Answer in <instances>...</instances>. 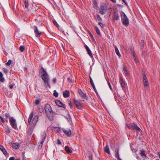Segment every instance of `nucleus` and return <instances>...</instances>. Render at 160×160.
<instances>
[{
	"mask_svg": "<svg viewBox=\"0 0 160 160\" xmlns=\"http://www.w3.org/2000/svg\"><path fill=\"white\" fill-rule=\"evenodd\" d=\"M42 71L41 72L42 74L41 77L44 81L46 87L48 86L50 87V85L49 84V76L46 71L43 68H42Z\"/></svg>",
	"mask_w": 160,
	"mask_h": 160,
	"instance_id": "f257e3e1",
	"label": "nucleus"
},
{
	"mask_svg": "<svg viewBox=\"0 0 160 160\" xmlns=\"http://www.w3.org/2000/svg\"><path fill=\"white\" fill-rule=\"evenodd\" d=\"M122 22L123 24L127 26L129 24V20L125 14L122 11L120 12Z\"/></svg>",
	"mask_w": 160,
	"mask_h": 160,
	"instance_id": "f03ea898",
	"label": "nucleus"
},
{
	"mask_svg": "<svg viewBox=\"0 0 160 160\" xmlns=\"http://www.w3.org/2000/svg\"><path fill=\"white\" fill-rule=\"evenodd\" d=\"M107 9L106 5L103 3L100 6L99 12L102 15H103L105 13Z\"/></svg>",
	"mask_w": 160,
	"mask_h": 160,
	"instance_id": "7ed1b4c3",
	"label": "nucleus"
},
{
	"mask_svg": "<svg viewBox=\"0 0 160 160\" xmlns=\"http://www.w3.org/2000/svg\"><path fill=\"white\" fill-rule=\"evenodd\" d=\"M9 121L11 126L14 129L17 128L16 121L13 117H11L9 118Z\"/></svg>",
	"mask_w": 160,
	"mask_h": 160,
	"instance_id": "20e7f679",
	"label": "nucleus"
},
{
	"mask_svg": "<svg viewBox=\"0 0 160 160\" xmlns=\"http://www.w3.org/2000/svg\"><path fill=\"white\" fill-rule=\"evenodd\" d=\"M143 82L144 87L147 88L148 86V82L146 76L143 74Z\"/></svg>",
	"mask_w": 160,
	"mask_h": 160,
	"instance_id": "39448f33",
	"label": "nucleus"
},
{
	"mask_svg": "<svg viewBox=\"0 0 160 160\" xmlns=\"http://www.w3.org/2000/svg\"><path fill=\"white\" fill-rule=\"evenodd\" d=\"M131 129L134 132L135 131H139L141 130L140 128L134 123H133L131 125Z\"/></svg>",
	"mask_w": 160,
	"mask_h": 160,
	"instance_id": "423d86ee",
	"label": "nucleus"
},
{
	"mask_svg": "<svg viewBox=\"0 0 160 160\" xmlns=\"http://www.w3.org/2000/svg\"><path fill=\"white\" fill-rule=\"evenodd\" d=\"M45 112L47 113H51L52 111V108L48 104H47L45 107Z\"/></svg>",
	"mask_w": 160,
	"mask_h": 160,
	"instance_id": "0eeeda50",
	"label": "nucleus"
},
{
	"mask_svg": "<svg viewBox=\"0 0 160 160\" xmlns=\"http://www.w3.org/2000/svg\"><path fill=\"white\" fill-rule=\"evenodd\" d=\"M35 28L34 32L35 35L37 37L39 38L40 36L41 32L38 30L37 26H35Z\"/></svg>",
	"mask_w": 160,
	"mask_h": 160,
	"instance_id": "6e6552de",
	"label": "nucleus"
},
{
	"mask_svg": "<svg viewBox=\"0 0 160 160\" xmlns=\"http://www.w3.org/2000/svg\"><path fill=\"white\" fill-rule=\"evenodd\" d=\"M46 134L45 132H43L42 133V141L41 142L40 144H41V145H39V146L41 148L42 145L43 143V142H44V141L46 138Z\"/></svg>",
	"mask_w": 160,
	"mask_h": 160,
	"instance_id": "1a4fd4ad",
	"label": "nucleus"
},
{
	"mask_svg": "<svg viewBox=\"0 0 160 160\" xmlns=\"http://www.w3.org/2000/svg\"><path fill=\"white\" fill-rule=\"evenodd\" d=\"M38 118V115H36L34 116L32 121V123L34 125L36 124L37 123Z\"/></svg>",
	"mask_w": 160,
	"mask_h": 160,
	"instance_id": "9d476101",
	"label": "nucleus"
},
{
	"mask_svg": "<svg viewBox=\"0 0 160 160\" xmlns=\"http://www.w3.org/2000/svg\"><path fill=\"white\" fill-rule=\"evenodd\" d=\"M63 131L67 136H70L71 134V131L70 129H62Z\"/></svg>",
	"mask_w": 160,
	"mask_h": 160,
	"instance_id": "9b49d317",
	"label": "nucleus"
},
{
	"mask_svg": "<svg viewBox=\"0 0 160 160\" xmlns=\"http://www.w3.org/2000/svg\"><path fill=\"white\" fill-rule=\"evenodd\" d=\"M55 103L57 106L60 107L64 108V105L60 101L58 100H56L55 101Z\"/></svg>",
	"mask_w": 160,
	"mask_h": 160,
	"instance_id": "f8f14e48",
	"label": "nucleus"
},
{
	"mask_svg": "<svg viewBox=\"0 0 160 160\" xmlns=\"http://www.w3.org/2000/svg\"><path fill=\"white\" fill-rule=\"evenodd\" d=\"M119 16L116 12H114V15L113 16V19L114 20H117L119 19Z\"/></svg>",
	"mask_w": 160,
	"mask_h": 160,
	"instance_id": "ddd939ff",
	"label": "nucleus"
},
{
	"mask_svg": "<svg viewBox=\"0 0 160 160\" xmlns=\"http://www.w3.org/2000/svg\"><path fill=\"white\" fill-rule=\"evenodd\" d=\"M78 92L80 95L83 98L85 99L86 98V95L83 93L81 89H79Z\"/></svg>",
	"mask_w": 160,
	"mask_h": 160,
	"instance_id": "4468645a",
	"label": "nucleus"
},
{
	"mask_svg": "<svg viewBox=\"0 0 160 160\" xmlns=\"http://www.w3.org/2000/svg\"><path fill=\"white\" fill-rule=\"evenodd\" d=\"M0 149L3 152L5 156L8 155L7 152L2 146L0 145Z\"/></svg>",
	"mask_w": 160,
	"mask_h": 160,
	"instance_id": "2eb2a0df",
	"label": "nucleus"
},
{
	"mask_svg": "<svg viewBox=\"0 0 160 160\" xmlns=\"http://www.w3.org/2000/svg\"><path fill=\"white\" fill-rule=\"evenodd\" d=\"M63 95L64 98H68L69 96V92L68 91L66 90L65 91L63 92Z\"/></svg>",
	"mask_w": 160,
	"mask_h": 160,
	"instance_id": "dca6fc26",
	"label": "nucleus"
},
{
	"mask_svg": "<svg viewBox=\"0 0 160 160\" xmlns=\"http://www.w3.org/2000/svg\"><path fill=\"white\" fill-rule=\"evenodd\" d=\"M104 150L105 152L108 154H110V153L109 149V148L108 145H106L104 148Z\"/></svg>",
	"mask_w": 160,
	"mask_h": 160,
	"instance_id": "f3484780",
	"label": "nucleus"
},
{
	"mask_svg": "<svg viewBox=\"0 0 160 160\" xmlns=\"http://www.w3.org/2000/svg\"><path fill=\"white\" fill-rule=\"evenodd\" d=\"M74 104L76 106V107L79 108L80 107V103L77 100H75L74 101Z\"/></svg>",
	"mask_w": 160,
	"mask_h": 160,
	"instance_id": "a211bd4d",
	"label": "nucleus"
},
{
	"mask_svg": "<svg viewBox=\"0 0 160 160\" xmlns=\"http://www.w3.org/2000/svg\"><path fill=\"white\" fill-rule=\"evenodd\" d=\"M65 149L68 153L72 152V150L68 146H66L65 147Z\"/></svg>",
	"mask_w": 160,
	"mask_h": 160,
	"instance_id": "6ab92c4d",
	"label": "nucleus"
},
{
	"mask_svg": "<svg viewBox=\"0 0 160 160\" xmlns=\"http://www.w3.org/2000/svg\"><path fill=\"white\" fill-rule=\"evenodd\" d=\"M20 147V144L19 143H13L12 145L13 148L17 149Z\"/></svg>",
	"mask_w": 160,
	"mask_h": 160,
	"instance_id": "aec40b11",
	"label": "nucleus"
},
{
	"mask_svg": "<svg viewBox=\"0 0 160 160\" xmlns=\"http://www.w3.org/2000/svg\"><path fill=\"white\" fill-rule=\"evenodd\" d=\"M115 51L116 54L117 55L119 56V57H120L121 56V55L120 53L119 50L117 48V47L115 46Z\"/></svg>",
	"mask_w": 160,
	"mask_h": 160,
	"instance_id": "412c9836",
	"label": "nucleus"
},
{
	"mask_svg": "<svg viewBox=\"0 0 160 160\" xmlns=\"http://www.w3.org/2000/svg\"><path fill=\"white\" fill-rule=\"evenodd\" d=\"M33 113H31L29 117L28 122L29 123H30L31 122L32 119L33 117Z\"/></svg>",
	"mask_w": 160,
	"mask_h": 160,
	"instance_id": "4be33fe9",
	"label": "nucleus"
},
{
	"mask_svg": "<svg viewBox=\"0 0 160 160\" xmlns=\"http://www.w3.org/2000/svg\"><path fill=\"white\" fill-rule=\"evenodd\" d=\"M120 83L122 88H124L125 86V83L122 78H120Z\"/></svg>",
	"mask_w": 160,
	"mask_h": 160,
	"instance_id": "5701e85b",
	"label": "nucleus"
},
{
	"mask_svg": "<svg viewBox=\"0 0 160 160\" xmlns=\"http://www.w3.org/2000/svg\"><path fill=\"white\" fill-rule=\"evenodd\" d=\"M2 73L1 72H0V81L2 82H4V79L2 77Z\"/></svg>",
	"mask_w": 160,
	"mask_h": 160,
	"instance_id": "b1692460",
	"label": "nucleus"
},
{
	"mask_svg": "<svg viewBox=\"0 0 160 160\" xmlns=\"http://www.w3.org/2000/svg\"><path fill=\"white\" fill-rule=\"evenodd\" d=\"M95 30H96V31L97 34L98 35H100V31H99L98 28L97 27H95Z\"/></svg>",
	"mask_w": 160,
	"mask_h": 160,
	"instance_id": "393cba45",
	"label": "nucleus"
},
{
	"mask_svg": "<svg viewBox=\"0 0 160 160\" xmlns=\"http://www.w3.org/2000/svg\"><path fill=\"white\" fill-rule=\"evenodd\" d=\"M133 57L134 58V61L136 62H138V59L136 56L135 55V53H133V55H132Z\"/></svg>",
	"mask_w": 160,
	"mask_h": 160,
	"instance_id": "a878e982",
	"label": "nucleus"
},
{
	"mask_svg": "<svg viewBox=\"0 0 160 160\" xmlns=\"http://www.w3.org/2000/svg\"><path fill=\"white\" fill-rule=\"evenodd\" d=\"M140 155L142 156V157H143V158H144L146 157L145 152L144 151L141 152L140 153Z\"/></svg>",
	"mask_w": 160,
	"mask_h": 160,
	"instance_id": "bb28decb",
	"label": "nucleus"
},
{
	"mask_svg": "<svg viewBox=\"0 0 160 160\" xmlns=\"http://www.w3.org/2000/svg\"><path fill=\"white\" fill-rule=\"evenodd\" d=\"M90 82L91 85L92 86V87L94 88H95V86L93 83V80L91 77L90 78Z\"/></svg>",
	"mask_w": 160,
	"mask_h": 160,
	"instance_id": "cd10ccee",
	"label": "nucleus"
},
{
	"mask_svg": "<svg viewBox=\"0 0 160 160\" xmlns=\"http://www.w3.org/2000/svg\"><path fill=\"white\" fill-rule=\"evenodd\" d=\"M53 95L55 97H57L58 96V93L56 90H55L54 91Z\"/></svg>",
	"mask_w": 160,
	"mask_h": 160,
	"instance_id": "c85d7f7f",
	"label": "nucleus"
},
{
	"mask_svg": "<svg viewBox=\"0 0 160 160\" xmlns=\"http://www.w3.org/2000/svg\"><path fill=\"white\" fill-rule=\"evenodd\" d=\"M123 69L125 74L127 75H128L129 74V73L128 72L127 68L125 67H124L123 68Z\"/></svg>",
	"mask_w": 160,
	"mask_h": 160,
	"instance_id": "c756f323",
	"label": "nucleus"
},
{
	"mask_svg": "<svg viewBox=\"0 0 160 160\" xmlns=\"http://www.w3.org/2000/svg\"><path fill=\"white\" fill-rule=\"evenodd\" d=\"M98 24L101 27V28H102L105 26V24H104L101 22H98Z\"/></svg>",
	"mask_w": 160,
	"mask_h": 160,
	"instance_id": "7c9ffc66",
	"label": "nucleus"
},
{
	"mask_svg": "<svg viewBox=\"0 0 160 160\" xmlns=\"http://www.w3.org/2000/svg\"><path fill=\"white\" fill-rule=\"evenodd\" d=\"M24 47L23 46H21L19 47V50L21 52H23L24 50Z\"/></svg>",
	"mask_w": 160,
	"mask_h": 160,
	"instance_id": "2f4dec72",
	"label": "nucleus"
},
{
	"mask_svg": "<svg viewBox=\"0 0 160 160\" xmlns=\"http://www.w3.org/2000/svg\"><path fill=\"white\" fill-rule=\"evenodd\" d=\"M12 61L11 60H9L6 63V65L8 66H9L12 62Z\"/></svg>",
	"mask_w": 160,
	"mask_h": 160,
	"instance_id": "473e14b6",
	"label": "nucleus"
},
{
	"mask_svg": "<svg viewBox=\"0 0 160 160\" xmlns=\"http://www.w3.org/2000/svg\"><path fill=\"white\" fill-rule=\"evenodd\" d=\"M24 4L25 7L26 8H28V7L29 4L26 1L24 2Z\"/></svg>",
	"mask_w": 160,
	"mask_h": 160,
	"instance_id": "72a5a7b5",
	"label": "nucleus"
},
{
	"mask_svg": "<svg viewBox=\"0 0 160 160\" xmlns=\"http://www.w3.org/2000/svg\"><path fill=\"white\" fill-rule=\"evenodd\" d=\"M144 41L143 40H141V44L142 45V47H143L144 46Z\"/></svg>",
	"mask_w": 160,
	"mask_h": 160,
	"instance_id": "f704fd0d",
	"label": "nucleus"
},
{
	"mask_svg": "<svg viewBox=\"0 0 160 160\" xmlns=\"http://www.w3.org/2000/svg\"><path fill=\"white\" fill-rule=\"evenodd\" d=\"M85 48L87 50V51L88 52H90V49L86 45L85 46Z\"/></svg>",
	"mask_w": 160,
	"mask_h": 160,
	"instance_id": "c9c22d12",
	"label": "nucleus"
},
{
	"mask_svg": "<svg viewBox=\"0 0 160 160\" xmlns=\"http://www.w3.org/2000/svg\"><path fill=\"white\" fill-rule=\"evenodd\" d=\"M97 18L99 20H102L100 16L98 14H97Z\"/></svg>",
	"mask_w": 160,
	"mask_h": 160,
	"instance_id": "e433bc0d",
	"label": "nucleus"
},
{
	"mask_svg": "<svg viewBox=\"0 0 160 160\" xmlns=\"http://www.w3.org/2000/svg\"><path fill=\"white\" fill-rule=\"evenodd\" d=\"M5 117L7 118H8L10 117L9 114L8 113H6L5 114Z\"/></svg>",
	"mask_w": 160,
	"mask_h": 160,
	"instance_id": "4c0bfd02",
	"label": "nucleus"
},
{
	"mask_svg": "<svg viewBox=\"0 0 160 160\" xmlns=\"http://www.w3.org/2000/svg\"><path fill=\"white\" fill-rule=\"evenodd\" d=\"M88 53L91 57H92V54L91 50L90 51V52H88Z\"/></svg>",
	"mask_w": 160,
	"mask_h": 160,
	"instance_id": "58836bf2",
	"label": "nucleus"
},
{
	"mask_svg": "<svg viewBox=\"0 0 160 160\" xmlns=\"http://www.w3.org/2000/svg\"><path fill=\"white\" fill-rule=\"evenodd\" d=\"M60 129L59 128H56L55 129V132H58L59 131Z\"/></svg>",
	"mask_w": 160,
	"mask_h": 160,
	"instance_id": "ea45409f",
	"label": "nucleus"
},
{
	"mask_svg": "<svg viewBox=\"0 0 160 160\" xmlns=\"http://www.w3.org/2000/svg\"><path fill=\"white\" fill-rule=\"evenodd\" d=\"M14 86L15 84H14L10 85L9 86L10 88L11 89H12Z\"/></svg>",
	"mask_w": 160,
	"mask_h": 160,
	"instance_id": "a19ab883",
	"label": "nucleus"
},
{
	"mask_svg": "<svg viewBox=\"0 0 160 160\" xmlns=\"http://www.w3.org/2000/svg\"><path fill=\"white\" fill-rule=\"evenodd\" d=\"M115 155L116 157L117 158H119V153H116L115 154Z\"/></svg>",
	"mask_w": 160,
	"mask_h": 160,
	"instance_id": "79ce46f5",
	"label": "nucleus"
},
{
	"mask_svg": "<svg viewBox=\"0 0 160 160\" xmlns=\"http://www.w3.org/2000/svg\"><path fill=\"white\" fill-rule=\"evenodd\" d=\"M39 103V101L38 100H36L35 101V103L36 104L38 105Z\"/></svg>",
	"mask_w": 160,
	"mask_h": 160,
	"instance_id": "37998d69",
	"label": "nucleus"
},
{
	"mask_svg": "<svg viewBox=\"0 0 160 160\" xmlns=\"http://www.w3.org/2000/svg\"><path fill=\"white\" fill-rule=\"evenodd\" d=\"M130 50H131V52L132 53V55H133V53H135L134 52V50L132 48V47L130 48Z\"/></svg>",
	"mask_w": 160,
	"mask_h": 160,
	"instance_id": "c03bdc74",
	"label": "nucleus"
},
{
	"mask_svg": "<svg viewBox=\"0 0 160 160\" xmlns=\"http://www.w3.org/2000/svg\"><path fill=\"white\" fill-rule=\"evenodd\" d=\"M57 144H61V142L60 140L58 139L57 141Z\"/></svg>",
	"mask_w": 160,
	"mask_h": 160,
	"instance_id": "a18cd8bd",
	"label": "nucleus"
},
{
	"mask_svg": "<svg viewBox=\"0 0 160 160\" xmlns=\"http://www.w3.org/2000/svg\"><path fill=\"white\" fill-rule=\"evenodd\" d=\"M107 82H108V84L109 86V87L111 89V85L108 81H107Z\"/></svg>",
	"mask_w": 160,
	"mask_h": 160,
	"instance_id": "49530a36",
	"label": "nucleus"
},
{
	"mask_svg": "<svg viewBox=\"0 0 160 160\" xmlns=\"http://www.w3.org/2000/svg\"><path fill=\"white\" fill-rule=\"evenodd\" d=\"M54 25L56 26H57V27H58V25L57 23L56 22V21H55L53 22Z\"/></svg>",
	"mask_w": 160,
	"mask_h": 160,
	"instance_id": "de8ad7c7",
	"label": "nucleus"
},
{
	"mask_svg": "<svg viewBox=\"0 0 160 160\" xmlns=\"http://www.w3.org/2000/svg\"><path fill=\"white\" fill-rule=\"evenodd\" d=\"M115 153H119V149L118 148H117L115 150Z\"/></svg>",
	"mask_w": 160,
	"mask_h": 160,
	"instance_id": "09e8293b",
	"label": "nucleus"
},
{
	"mask_svg": "<svg viewBox=\"0 0 160 160\" xmlns=\"http://www.w3.org/2000/svg\"><path fill=\"white\" fill-rule=\"evenodd\" d=\"M56 78H54L52 80V82L54 83L56 82Z\"/></svg>",
	"mask_w": 160,
	"mask_h": 160,
	"instance_id": "8fccbe9b",
	"label": "nucleus"
},
{
	"mask_svg": "<svg viewBox=\"0 0 160 160\" xmlns=\"http://www.w3.org/2000/svg\"><path fill=\"white\" fill-rule=\"evenodd\" d=\"M15 158L14 157H11L10 158L9 160H14Z\"/></svg>",
	"mask_w": 160,
	"mask_h": 160,
	"instance_id": "3c124183",
	"label": "nucleus"
},
{
	"mask_svg": "<svg viewBox=\"0 0 160 160\" xmlns=\"http://www.w3.org/2000/svg\"><path fill=\"white\" fill-rule=\"evenodd\" d=\"M126 126L129 129H131V125L129 126L127 124H126Z\"/></svg>",
	"mask_w": 160,
	"mask_h": 160,
	"instance_id": "603ef678",
	"label": "nucleus"
},
{
	"mask_svg": "<svg viewBox=\"0 0 160 160\" xmlns=\"http://www.w3.org/2000/svg\"><path fill=\"white\" fill-rule=\"evenodd\" d=\"M122 2L127 5H128L127 3L126 2L125 0H122Z\"/></svg>",
	"mask_w": 160,
	"mask_h": 160,
	"instance_id": "864d4df0",
	"label": "nucleus"
},
{
	"mask_svg": "<svg viewBox=\"0 0 160 160\" xmlns=\"http://www.w3.org/2000/svg\"><path fill=\"white\" fill-rule=\"evenodd\" d=\"M69 106L70 108H72V104H71V103H70V102L69 103Z\"/></svg>",
	"mask_w": 160,
	"mask_h": 160,
	"instance_id": "5fc2aeb1",
	"label": "nucleus"
},
{
	"mask_svg": "<svg viewBox=\"0 0 160 160\" xmlns=\"http://www.w3.org/2000/svg\"><path fill=\"white\" fill-rule=\"evenodd\" d=\"M5 131L6 132H10V129L8 128V129L6 130Z\"/></svg>",
	"mask_w": 160,
	"mask_h": 160,
	"instance_id": "6e6d98bb",
	"label": "nucleus"
},
{
	"mask_svg": "<svg viewBox=\"0 0 160 160\" xmlns=\"http://www.w3.org/2000/svg\"><path fill=\"white\" fill-rule=\"evenodd\" d=\"M111 1L113 2L116 3V0H110Z\"/></svg>",
	"mask_w": 160,
	"mask_h": 160,
	"instance_id": "4d7b16f0",
	"label": "nucleus"
},
{
	"mask_svg": "<svg viewBox=\"0 0 160 160\" xmlns=\"http://www.w3.org/2000/svg\"><path fill=\"white\" fill-rule=\"evenodd\" d=\"M4 71L6 73L8 72V70L7 69H4Z\"/></svg>",
	"mask_w": 160,
	"mask_h": 160,
	"instance_id": "13d9d810",
	"label": "nucleus"
},
{
	"mask_svg": "<svg viewBox=\"0 0 160 160\" xmlns=\"http://www.w3.org/2000/svg\"><path fill=\"white\" fill-rule=\"evenodd\" d=\"M68 120L69 121L70 119V116L68 115Z\"/></svg>",
	"mask_w": 160,
	"mask_h": 160,
	"instance_id": "bf43d9fd",
	"label": "nucleus"
},
{
	"mask_svg": "<svg viewBox=\"0 0 160 160\" xmlns=\"http://www.w3.org/2000/svg\"><path fill=\"white\" fill-rule=\"evenodd\" d=\"M91 38H93V36L91 34L90 35Z\"/></svg>",
	"mask_w": 160,
	"mask_h": 160,
	"instance_id": "052dcab7",
	"label": "nucleus"
},
{
	"mask_svg": "<svg viewBox=\"0 0 160 160\" xmlns=\"http://www.w3.org/2000/svg\"><path fill=\"white\" fill-rule=\"evenodd\" d=\"M158 156H159V158L160 157V155L158 153Z\"/></svg>",
	"mask_w": 160,
	"mask_h": 160,
	"instance_id": "680f3d73",
	"label": "nucleus"
},
{
	"mask_svg": "<svg viewBox=\"0 0 160 160\" xmlns=\"http://www.w3.org/2000/svg\"><path fill=\"white\" fill-rule=\"evenodd\" d=\"M144 52H144V51H143L142 52V54H143Z\"/></svg>",
	"mask_w": 160,
	"mask_h": 160,
	"instance_id": "e2e57ef3",
	"label": "nucleus"
},
{
	"mask_svg": "<svg viewBox=\"0 0 160 160\" xmlns=\"http://www.w3.org/2000/svg\"><path fill=\"white\" fill-rule=\"evenodd\" d=\"M68 80H70L69 78H68Z\"/></svg>",
	"mask_w": 160,
	"mask_h": 160,
	"instance_id": "0e129e2a",
	"label": "nucleus"
}]
</instances>
